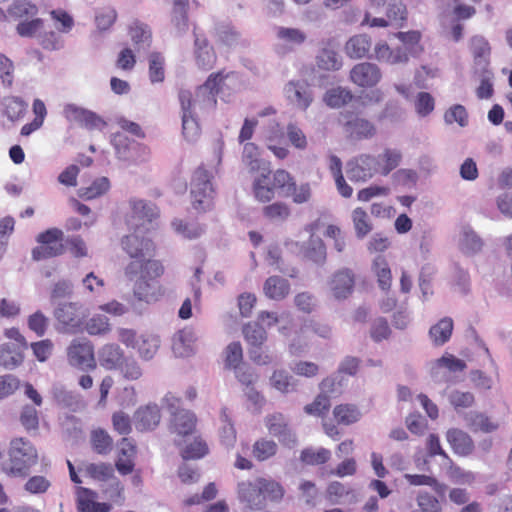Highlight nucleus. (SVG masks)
<instances>
[{
	"mask_svg": "<svg viewBox=\"0 0 512 512\" xmlns=\"http://www.w3.org/2000/svg\"><path fill=\"white\" fill-rule=\"evenodd\" d=\"M372 39L367 34H356L351 36L345 43V54L351 59H374L371 53Z\"/></svg>",
	"mask_w": 512,
	"mask_h": 512,
	"instance_id": "25",
	"label": "nucleus"
},
{
	"mask_svg": "<svg viewBox=\"0 0 512 512\" xmlns=\"http://www.w3.org/2000/svg\"><path fill=\"white\" fill-rule=\"evenodd\" d=\"M333 385L334 379L332 378H325L322 380L320 384V389L322 390V393H320L312 403L307 404L304 407V411L306 414L316 417H323L324 415H326L330 408V400L325 393L332 391Z\"/></svg>",
	"mask_w": 512,
	"mask_h": 512,
	"instance_id": "30",
	"label": "nucleus"
},
{
	"mask_svg": "<svg viewBox=\"0 0 512 512\" xmlns=\"http://www.w3.org/2000/svg\"><path fill=\"white\" fill-rule=\"evenodd\" d=\"M98 362L106 370H118L125 361L123 349L115 343H106L98 349Z\"/></svg>",
	"mask_w": 512,
	"mask_h": 512,
	"instance_id": "26",
	"label": "nucleus"
},
{
	"mask_svg": "<svg viewBox=\"0 0 512 512\" xmlns=\"http://www.w3.org/2000/svg\"><path fill=\"white\" fill-rule=\"evenodd\" d=\"M242 163L254 173L260 170H267L268 167L260 157L259 147L252 142H246L243 146Z\"/></svg>",
	"mask_w": 512,
	"mask_h": 512,
	"instance_id": "45",
	"label": "nucleus"
},
{
	"mask_svg": "<svg viewBox=\"0 0 512 512\" xmlns=\"http://www.w3.org/2000/svg\"><path fill=\"white\" fill-rule=\"evenodd\" d=\"M333 414L336 421L344 425L353 424L361 417L359 409L350 404H341L336 406L333 410Z\"/></svg>",
	"mask_w": 512,
	"mask_h": 512,
	"instance_id": "62",
	"label": "nucleus"
},
{
	"mask_svg": "<svg viewBox=\"0 0 512 512\" xmlns=\"http://www.w3.org/2000/svg\"><path fill=\"white\" fill-rule=\"evenodd\" d=\"M198 335L196 330L187 326L172 337V352L177 358H190L197 353Z\"/></svg>",
	"mask_w": 512,
	"mask_h": 512,
	"instance_id": "18",
	"label": "nucleus"
},
{
	"mask_svg": "<svg viewBox=\"0 0 512 512\" xmlns=\"http://www.w3.org/2000/svg\"><path fill=\"white\" fill-rule=\"evenodd\" d=\"M466 368V363L456 358L452 354L445 353L430 365V374L436 381H445L448 379L447 373L462 372Z\"/></svg>",
	"mask_w": 512,
	"mask_h": 512,
	"instance_id": "21",
	"label": "nucleus"
},
{
	"mask_svg": "<svg viewBox=\"0 0 512 512\" xmlns=\"http://www.w3.org/2000/svg\"><path fill=\"white\" fill-rule=\"evenodd\" d=\"M376 157L372 154H360L346 164V174L352 182H367L377 173Z\"/></svg>",
	"mask_w": 512,
	"mask_h": 512,
	"instance_id": "12",
	"label": "nucleus"
},
{
	"mask_svg": "<svg viewBox=\"0 0 512 512\" xmlns=\"http://www.w3.org/2000/svg\"><path fill=\"white\" fill-rule=\"evenodd\" d=\"M63 236V231L58 228L39 233L36 237L38 245L32 250V258L40 261L61 255L64 251Z\"/></svg>",
	"mask_w": 512,
	"mask_h": 512,
	"instance_id": "10",
	"label": "nucleus"
},
{
	"mask_svg": "<svg viewBox=\"0 0 512 512\" xmlns=\"http://www.w3.org/2000/svg\"><path fill=\"white\" fill-rule=\"evenodd\" d=\"M133 420L137 430H153L159 425L161 420L160 408L155 403L142 405L135 411Z\"/></svg>",
	"mask_w": 512,
	"mask_h": 512,
	"instance_id": "23",
	"label": "nucleus"
},
{
	"mask_svg": "<svg viewBox=\"0 0 512 512\" xmlns=\"http://www.w3.org/2000/svg\"><path fill=\"white\" fill-rule=\"evenodd\" d=\"M275 35L277 40L275 50L281 55L292 52L307 39V35L303 30L293 27H276Z\"/></svg>",
	"mask_w": 512,
	"mask_h": 512,
	"instance_id": "19",
	"label": "nucleus"
},
{
	"mask_svg": "<svg viewBox=\"0 0 512 512\" xmlns=\"http://www.w3.org/2000/svg\"><path fill=\"white\" fill-rule=\"evenodd\" d=\"M272 184L275 190H278L282 196L288 197L293 188L294 178L284 169H278L273 173Z\"/></svg>",
	"mask_w": 512,
	"mask_h": 512,
	"instance_id": "64",
	"label": "nucleus"
},
{
	"mask_svg": "<svg viewBox=\"0 0 512 512\" xmlns=\"http://www.w3.org/2000/svg\"><path fill=\"white\" fill-rule=\"evenodd\" d=\"M327 286L333 298L345 300L354 290L355 274L349 268H341L329 277Z\"/></svg>",
	"mask_w": 512,
	"mask_h": 512,
	"instance_id": "15",
	"label": "nucleus"
},
{
	"mask_svg": "<svg viewBox=\"0 0 512 512\" xmlns=\"http://www.w3.org/2000/svg\"><path fill=\"white\" fill-rule=\"evenodd\" d=\"M236 79L234 72L220 71L211 74L207 81L199 86L193 94L189 90L179 92L181 106L182 132L189 142L195 141L200 134L197 117L200 113L212 110L216 103V95L228 80Z\"/></svg>",
	"mask_w": 512,
	"mask_h": 512,
	"instance_id": "1",
	"label": "nucleus"
},
{
	"mask_svg": "<svg viewBox=\"0 0 512 512\" xmlns=\"http://www.w3.org/2000/svg\"><path fill=\"white\" fill-rule=\"evenodd\" d=\"M264 422L268 432L276 437L283 446L293 448L297 445V435L289 426L284 414L279 412L269 414L265 417Z\"/></svg>",
	"mask_w": 512,
	"mask_h": 512,
	"instance_id": "14",
	"label": "nucleus"
},
{
	"mask_svg": "<svg viewBox=\"0 0 512 512\" xmlns=\"http://www.w3.org/2000/svg\"><path fill=\"white\" fill-rule=\"evenodd\" d=\"M356 236L360 239L367 236L372 230V223L367 212L361 208H355L351 213Z\"/></svg>",
	"mask_w": 512,
	"mask_h": 512,
	"instance_id": "59",
	"label": "nucleus"
},
{
	"mask_svg": "<svg viewBox=\"0 0 512 512\" xmlns=\"http://www.w3.org/2000/svg\"><path fill=\"white\" fill-rule=\"evenodd\" d=\"M256 322L259 323L260 326L264 327L266 331L277 326L278 332L281 335L288 336L292 327L293 319L292 315L287 311L278 313L275 311L264 310L258 313Z\"/></svg>",
	"mask_w": 512,
	"mask_h": 512,
	"instance_id": "22",
	"label": "nucleus"
},
{
	"mask_svg": "<svg viewBox=\"0 0 512 512\" xmlns=\"http://www.w3.org/2000/svg\"><path fill=\"white\" fill-rule=\"evenodd\" d=\"M327 499L333 504H355L359 500L358 492L341 482L333 481L326 489Z\"/></svg>",
	"mask_w": 512,
	"mask_h": 512,
	"instance_id": "29",
	"label": "nucleus"
},
{
	"mask_svg": "<svg viewBox=\"0 0 512 512\" xmlns=\"http://www.w3.org/2000/svg\"><path fill=\"white\" fill-rule=\"evenodd\" d=\"M149 79L152 84L161 83L165 79V59L162 54L153 52L148 58Z\"/></svg>",
	"mask_w": 512,
	"mask_h": 512,
	"instance_id": "57",
	"label": "nucleus"
},
{
	"mask_svg": "<svg viewBox=\"0 0 512 512\" xmlns=\"http://www.w3.org/2000/svg\"><path fill=\"white\" fill-rule=\"evenodd\" d=\"M161 345L160 337L153 333H142L135 350L142 360L149 361L157 354Z\"/></svg>",
	"mask_w": 512,
	"mask_h": 512,
	"instance_id": "40",
	"label": "nucleus"
},
{
	"mask_svg": "<svg viewBox=\"0 0 512 512\" xmlns=\"http://www.w3.org/2000/svg\"><path fill=\"white\" fill-rule=\"evenodd\" d=\"M39 460L36 447L24 438H13L8 448V460L3 464V472L14 478H26Z\"/></svg>",
	"mask_w": 512,
	"mask_h": 512,
	"instance_id": "5",
	"label": "nucleus"
},
{
	"mask_svg": "<svg viewBox=\"0 0 512 512\" xmlns=\"http://www.w3.org/2000/svg\"><path fill=\"white\" fill-rule=\"evenodd\" d=\"M128 227L133 229V232L121 238V247L132 259L131 261L140 260L145 262L146 257L153 255L155 245L150 237L144 235L146 230H143L138 224L134 225L128 220Z\"/></svg>",
	"mask_w": 512,
	"mask_h": 512,
	"instance_id": "7",
	"label": "nucleus"
},
{
	"mask_svg": "<svg viewBox=\"0 0 512 512\" xmlns=\"http://www.w3.org/2000/svg\"><path fill=\"white\" fill-rule=\"evenodd\" d=\"M483 246L482 239L469 226H463L459 235V247L467 254H474L481 250Z\"/></svg>",
	"mask_w": 512,
	"mask_h": 512,
	"instance_id": "48",
	"label": "nucleus"
},
{
	"mask_svg": "<svg viewBox=\"0 0 512 512\" xmlns=\"http://www.w3.org/2000/svg\"><path fill=\"white\" fill-rule=\"evenodd\" d=\"M351 99L352 93L349 89L335 87L325 93L323 101L331 108H339L348 103Z\"/></svg>",
	"mask_w": 512,
	"mask_h": 512,
	"instance_id": "61",
	"label": "nucleus"
},
{
	"mask_svg": "<svg viewBox=\"0 0 512 512\" xmlns=\"http://www.w3.org/2000/svg\"><path fill=\"white\" fill-rule=\"evenodd\" d=\"M310 343L311 335L308 329L302 325L297 334L289 341L288 352L292 356H301L308 351Z\"/></svg>",
	"mask_w": 512,
	"mask_h": 512,
	"instance_id": "54",
	"label": "nucleus"
},
{
	"mask_svg": "<svg viewBox=\"0 0 512 512\" xmlns=\"http://www.w3.org/2000/svg\"><path fill=\"white\" fill-rule=\"evenodd\" d=\"M194 37V55L196 63L203 69H210L216 61L214 50L203 35L194 32Z\"/></svg>",
	"mask_w": 512,
	"mask_h": 512,
	"instance_id": "32",
	"label": "nucleus"
},
{
	"mask_svg": "<svg viewBox=\"0 0 512 512\" xmlns=\"http://www.w3.org/2000/svg\"><path fill=\"white\" fill-rule=\"evenodd\" d=\"M253 192L256 199L261 202H269L275 197V189L268 168L267 170H263L261 175L254 179Z\"/></svg>",
	"mask_w": 512,
	"mask_h": 512,
	"instance_id": "41",
	"label": "nucleus"
},
{
	"mask_svg": "<svg viewBox=\"0 0 512 512\" xmlns=\"http://www.w3.org/2000/svg\"><path fill=\"white\" fill-rule=\"evenodd\" d=\"M350 81L361 88H373L382 79L380 67L372 62H361L352 67Z\"/></svg>",
	"mask_w": 512,
	"mask_h": 512,
	"instance_id": "17",
	"label": "nucleus"
},
{
	"mask_svg": "<svg viewBox=\"0 0 512 512\" xmlns=\"http://www.w3.org/2000/svg\"><path fill=\"white\" fill-rule=\"evenodd\" d=\"M111 143L119 160L125 162L126 159H135L132 156V152L134 145H136L137 142L131 140L123 132L114 133L111 139Z\"/></svg>",
	"mask_w": 512,
	"mask_h": 512,
	"instance_id": "50",
	"label": "nucleus"
},
{
	"mask_svg": "<svg viewBox=\"0 0 512 512\" xmlns=\"http://www.w3.org/2000/svg\"><path fill=\"white\" fill-rule=\"evenodd\" d=\"M474 73L479 80L476 96L479 99H490L494 93V73L489 67L475 68Z\"/></svg>",
	"mask_w": 512,
	"mask_h": 512,
	"instance_id": "44",
	"label": "nucleus"
},
{
	"mask_svg": "<svg viewBox=\"0 0 512 512\" xmlns=\"http://www.w3.org/2000/svg\"><path fill=\"white\" fill-rule=\"evenodd\" d=\"M444 122L447 125L456 123L459 127L464 128L468 125L469 116L466 108L461 104L450 106L444 113Z\"/></svg>",
	"mask_w": 512,
	"mask_h": 512,
	"instance_id": "63",
	"label": "nucleus"
},
{
	"mask_svg": "<svg viewBox=\"0 0 512 512\" xmlns=\"http://www.w3.org/2000/svg\"><path fill=\"white\" fill-rule=\"evenodd\" d=\"M446 440L453 452L459 456H468L474 450L472 438L463 430L451 428L446 432Z\"/></svg>",
	"mask_w": 512,
	"mask_h": 512,
	"instance_id": "31",
	"label": "nucleus"
},
{
	"mask_svg": "<svg viewBox=\"0 0 512 512\" xmlns=\"http://www.w3.org/2000/svg\"><path fill=\"white\" fill-rule=\"evenodd\" d=\"M466 424L473 431L492 432L498 425L491 421L485 414L479 412H470L465 415Z\"/></svg>",
	"mask_w": 512,
	"mask_h": 512,
	"instance_id": "55",
	"label": "nucleus"
},
{
	"mask_svg": "<svg viewBox=\"0 0 512 512\" xmlns=\"http://www.w3.org/2000/svg\"><path fill=\"white\" fill-rule=\"evenodd\" d=\"M276 128V130L271 129L265 135L266 146L268 150H270L276 158L283 160L289 156L290 151L286 145H277V139L282 138V133L279 129L278 124H276Z\"/></svg>",
	"mask_w": 512,
	"mask_h": 512,
	"instance_id": "60",
	"label": "nucleus"
},
{
	"mask_svg": "<svg viewBox=\"0 0 512 512\" xmlns=\"http://www.w3.org/2000/svg\"><path fill=\"white\" fill-rule=\"evenodd\" d=\"M283 94L287 103L299 111H306L314 99L309 84L304 80L289 81L284 86Z\"/></svg>",
	"mask_w": 512,
	"mask_h": 512,
	"instance_id": "13",
	"label": "nucleus"
},
{
	"mask_svg": "<svg viewBox=\"0 0 512 512\" xmlns=\"http://www.w3.org/2000/svg\"><path fill=\"white\" fill-rule=\"evenodd\" d=\"M220 423L221 426L219 428V438L227 449H231L234 447L236 442V430L231 421L230 415L226 408H223L220 413Z\"/></svg>",
	"mask_w": 512,
	"mask_h": 512,
	"instance_id": "51",
	"label": "nucleus"
},
{
	"mask_svg": "<svg viewBox=\"0 0 512 512\" xmlns=\"http://www.w3.org/2000/svg\"><path fill=\"white\" fill-rule=\"evenodd\" d=\"M371 271L382 291H389L392 285V273L386 257L382 254L375 256L371 263Z\"/></svg>",
	"mask_w": 512,
	"mask_h": 512,
	"instance_id": "33",
	"label": "nucleus"
},
{
	"mask_svg": "<svg viewBox=\"0 0 512 512\" xmlns=\"http://www.w3.org/2000/svg\"><path fill=\"white\" fill-rule=\"evenodd\" d=\"M129 35L138 51H145L150 47L152 34L146 24L134 21L129 27Z\"/></svg>",
	"mask_w": 512,
	"mask_h": 512,
	"instance_id": "46",
	"label": "nucleus"
},
{
	"mask_svg": "<svg viewBox=\"0 0 512 512\" xmlns=\"http://www.w3.org/2000/svg\"><path fill=\"white\" fill-rule=\"evenodd\" d=\"M75 494L78 512H109L111 510V504L98 502V494L91 489L77 487Z\"/></svg>",
	"mask_w": 512,
	"mask_h": 512,
	"instance_id": "24",
	"label": "nucleus"
},
{
	"mask_svg": "<svg viewBox=\"0 0 512 512\" xmlns=\"http://www.w3.org/2000/svg\"><path fill=\"white\" fill-rule=\"evenodd\" d=\"M386 17L391 26L402 27L407 20V9L401 0H390L386 8Z\"/></svg>",
	"mask_w": 512,
	"mask_h": 512,
	"instance_id": "56",
	"label": "nucleus"
},
{
	"mask_svg": "<svg viewBox=\"0 0 512 512\" xmlns=\"http://www.w3.org/2000/svg\"><path fill=\"white\" fill-rule=\"evenodd\" d=\"M172 229L180 237L187 240H196L202 237L206 232V226L199 222H187L180 218H175L171 222Z\"/></svg>",
	"mask_w": 512,
	"mask_h": 512,
	"instance_id": "38",
	"label": "nucleus"
},
{
	"mask_svg": "<svg viewBox=\"0 0 512 512\" xmlns=\"http://www.w3.org/2000/svg\"><path fill=\"white\" fill-rule=\"evenodd\" d=\"M23 350L12 344L0 345V365L7 369L19 366L24 360Z\"/></svg>",
	"mask_w": 512,
	"mask_h": 512,
	"instance_id": "52",
	"label": "nucleus"
},
{
	"mask_svg": "<svg viewBox=\"0 0 512 512\" xmlns=\"http://www.w3.org/2000/svg\"><path fill=\"white\" fill-rule=\"evenodd\" d=\"M188 5L189 0H173L170 14L171 25L177 35H183L188 30Z\"/></svg>",
	"mask_w": 512,
	"mask_h": 512,
	"instance_id": "37",
	"label": "nucleus"
},
{
	"mask_svg": "<svg viewBox=\"0 0 512 512\" xmlns=\"http://www.w3.org/2000/svg\"><path fill=\"white\" fill-rule=\"evenodd\" d=\"M269 383L278 392L289 394L297 391L299 381L286 370L276 369L273 371Z\"/></svg>",
	"mask_w": 512,
	"mask_h": 512,
	"instance_id": "39",
	"label": "nucleus"
},
{
	"mask_svg": "<svg viewBox=\"0 0 512 512\" xmlns=\"http://www.w3.org/2000/svg\"><path fill=\"white\" fill-rule=\"evenodd\" d=\"M263 291L266 297L272 300H282L290 292V284L288 280L279 277L271 276L266 279Z\"/></svg>",
	"mask_w": 512,
	"mask_h": 512,
	"instance_id": "42",
	"label": "nucleus"
},
{
	"mask_svg": "<svg viewBox=\"0 0 512 512\" xmlns=\"http://www.w3.org/2000/svg\"><path fill=\"white\" fill-rule=\"evenodd\" d=\"M54 317L58 324L57 330L61 333H76L81 325L77 303H60L54 310Z\"/></svg>",
	"mask_w": 512,
	"mask_h": 512,
	"instance_id": "16",
	"label": "nucleus"
},
{
	"mask_svg": "<svg viewBox=\"0 0 512 512\" xmlns=\"http://www.w3.org/2000/svg\"><path fill=\"white\" fill-rule=\"evenodd\" d=\"M86 332L91 336H104L112 330L108 317L102 314H95L86 321Z\"/></svg>",
	"mask_w": 512,
	"mask_h": 512,
	"instance_id": "58",
	"label": "nucleus"
},
{
	"mask_svg": "<svg viewBox=\"0 0 512 512\" xmlns=\"http://www.w3.org/2000/svg\"><path fill=\"white\" fill-rule=\"evenodd\" d=\"M20 21L16 27V33L23 38H37L44 28V20L38 17H30Z\"/></svg>",
	"mask_w": 512,
	"mask_h": 512,
	"instance_id": "53",
	"label": "nucleus"
},
{
	"mask_svg": "<svg viewBox=\"0 0 512 512\" xmlns=\"http://www.w3.org/2000/svg\"><path fill=\"white\" fill-rule=\"evenodd\" d=\"M376 157L377 173L387 176L391 171L396 169L402 161V152L397 148H385L382 153Z\"/></svg>",
	"mask_w": 512,
	"mask_h": 512,
	"instance_id": "36",
	"label": "nucleus"
},
{
	"mask_svg": "<svg viewBox=\"0 0 512 512\" xmlns=\"http://www.w3.org/2000/svg\"><path fill=\"white\" fill-rule=\"evenodd\" d=\"M259 479L255 482L243 481L238 484V498L251 509H261L264 506V496L261 492Z\"/></svg>",
	"mask_w": 512,
	"mask_h": 512,
	"instance_id": "28",
	"label": "nucleus"
},
{
	"mask_svg": "<svg viewBox=\"0 0 512 512\" xmlns=\"http://www.w3.org/2000/svg\"><path fill=\"white\" fill-rule=\"evenodd\" d=\"M469 47L474 58L475 68L488 67L491 53L488 40L482 35H474L469 40Z\"/></svg>",
	"mask_w": 512,
	"mask_h": 512,
	"instance_id": "34",
	"label": "nucleus"
},
{
	"mask_svg": "<svg viewBox=\"0 0 512 512\" xmlns=\"http://www.w3.org/2000/svg\"><path fill=\"white\" fill-rule=\"evenodd\" d=\"M163 404L171 414V430L180 436L193 432L196 425V416L193 412L180 409V399L168 393L163 398Z\"/></svg>",
	"mask_w": 512,
	"mask_h": 512,
	"instance_id": "9",
	"label": "nucleus"
},
{
	"mask_svg": "<svg viewBox=\"0 0 512 512\" xmlns=\"http://www.w3.org/2000/svg\"><path fill=\"white\" fill-rule=\"evenodd\" d=\"M243 336L248 345L249 358L255 364L264 366L272 363L273 357L268 347L264 346L268 339V333L264 327L256 321L249 322L243 327Z\"/></svg>",
	"mask_w": 512,
	"mask_h": 512,
	"instance_id": "6",
	"label": "nucleus"
},
{
	"mask_svg": "<svg viewBox=\"0 0 512 512\" xmlns=\"http://www.w3.org/2000/svg\"><path fill=\"white\" fill-rule=\"evenodd\" d=\"M0 104L2 115L11 124H16L22 121L27 113L28 104L19 96H5L2 98Z\"/></svg>",
	"mask_w": 512,
	"mask_h": 512,
	"instance_id": "27",
	"label": "nucleus"
},
{
	"mask_svg": "<svg viewBox=\"0 0 512 512\" xmlns=\"http://www.w3.org/2000/svg\"><path fill=\"white\" fill-rule=\"evenodd\" d=\"M7 13L12 19L20 22L37 16L38 7L29 0H15L9 5Z\"/></svg>",
	"mask_w": 512,
	"mask_h": 512,
	"instance_id": "49",
	"label": "nucleus"
},
{
	"mask_svg": "<svg viewBox=\"0 0 512 512\" xmlns=\"http://www.w3.org/2000/svg\"><path fill=\"white\" fill-rule=\"evenodd\" d=\"M319 222H313L304 227V231L310 236L307 242L299 245L298 242L287 243V246L291 245L290 248L293 252H297L302 255L303 258L317 264L323 265L326 261L327 252L326 246L320 237L315 236V232L318 230Z\"/></svg>",
	"mask_w": 512,
	"mask_h": 512,
	"instance_id": "8",
	"label": "nucleus"
},
{
	"mask_svg": "<svg viewBox=\"0 0 512 512\" xmlns=\"http://www.w3.org/2000/svg\"><path fill=\"white\" fill-rule=\"evenodd\" d=\"M164 273V266L159 260L148 258L145 262L130 261L124 268V274L134 281L133 295L147 304L157 302L163 295L164 289L158 282Z\"/></svg>",
	"mask_w": 512,
	"mask_h": 512,
	"instance_id": "2",
	"label": "nucleus"
},
{
	"mask_svg": "<svg viewBox=\"0 0 512 512\" xmlns=\"http://www.w3.org/2000/svg\"><path fill=\"white\" fill-rule=\"evenodd\" d=\"M345 130L355 140L370 139L376 134L375 125L369 120L359 117L347 121Z\"/></svg>",
	"mask_w": 512,
	"mask_h": 512,
	"instance_id": "35",
	"label": "nucleus"
},
{
	"mask_svg": "<svg viewBox=\"0 0 512 512\" xmlns=\"http://www.w3.org/2000/svg\"><path fill=\"white\" fill-rule=\"evenodd\" d=\"M453 331V320L450 317L440 319L429 329V338L436 346H442L449 341Z\"/></svg>",
	"mask_w": 512,
	"mask_h": 512,
	"instance_id": "43",
	"label": "nucleus"
},
{
	"mask_svg": "<svg viewBox=\"0 0 512 512\" xmlns=\"http://www.w3.org/2000/svg\"><path fill=\"white\" fill-rule=\"evenodd\" d=\"M68 363L80 370H89L96 367L94 346L87 339H73L67 347Z\"/></svg>",
	"mask_w": 512,
	"mask_h": 512,
	"instance_id": "11",
	"label": "nucleus"
},
{
	"mask_svg": "<svg viewBox=\"0 0 512 512\" xmlns=\"http://www.w3.org/2000/svg\"><path fill=\"white\" fill-rule=\"evenodd\" d=\"M316 63L320 69L326 71H337L343 66L341 56L335 49L329 46L323 47L319 51L316 57Z\"/></svg>",
	"mask_w": 512,
	"mask_h": 512,
	"instance_id": "47",
	"label": "nucleus"
},
{
	"mask_svg": "<svg viewBox=\"0 0 512 512\" xmlns=\"http://www.w3.org/2000/svg\"><path fill=\"white\" fill-rule=\"evenodd\" d=\"M396 37L402 42L403 47L392 48L386 41L379 40L374 45V60L388 65L406 64L410 56L416 57L422 52L419 31L398 32Z\"/></svg>",
	"mask_w": 512,
	"mask_h": 512,
	"instance_id": "4",
	"label": "nucleus"
},
{
	"mask_svg": "<svg viewBox=\"0 0 512 512\" xmlns=\"http://www.w3.org/2000/svg\"><path fill=\"white\" fill-rule=\"evenodd\" d=\"M129 206L131 209V215L127 217L131 223L138 224L143 230H149V228L145 227V223L152 224V221L156 219L159 215V210L155 204L152 202L133 198L129 201Z\"/></svg>",
	"mask_w": 512,
	"mask_h": 512,
	"instance_id": "20",
	"label": "nucleus"
},
{
	"mask_svg": "<svg viewBox=\"0 0 512 512\" xmlns=\"http://www.w3.org/2000/svg\"><path fill=\"white\" fill-rule=\"evenodd\" d=\"M223 151L224 142L218 139L213 146L211 167L208 169L205 166H200L192 175L190 198L191 205L197 213H206L214 207L215 189L212 180L222 163Z\"/></svg>",
	"mask_w": 512,
	"mask_h": 512,
	"instance_id": "3",
	"label": "nucleus"
}]
</instances>
